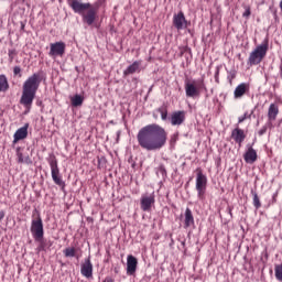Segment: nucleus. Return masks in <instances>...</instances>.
I'll return each instance as SVG.
<instances>
[{
	"label": "nucleus",
	"instance_id": "nucleus-7",
	"mask_svg": "<svg viewBox=\"0 0 282 282\" xmlns=\"http://www.w3.org/2000/svg\"><path fill=\"white\" fill-rule=\"evenodd\" d=\"M48 164L51 167V175L54 184L59 186L62 191H65V181H63V176H61V169H58V160L53 155L48 159Z\"/></svg>",
	"mask_w": 282,
	"mask_h": 282
},
{
	"label": "nucleus",
	"instance_id": "nucleus-19",
	"mask_svg": "<svg viewBox=\"0 0 282 282\" xmlns=\"http://www.w3.org/2000/svg\"><path fill=\"white\" fill-rule=\"evenodd\" d=\"M28 127L29 124L26 123L22 128L18 129L13 135V144H17L20 140H25L28 138Z\"/></svg>",
	"mask_w": 282,
	"mask_h": 282
},
{
	"label": "nucleus",
	"instance_id": "nucleus-40",
	"mask_svg": "<svg viewBox=\"0 0 282 282\" xmlns=\"http://www.w3.org/2000/svg\"><path fill=\"white\" fill-rule=\"evenodd\" d=\"M21 30L22 32L25 31V23L21 22Z\"/></svg>",
	"mask_w": 282,
	"mask_h": 282
},
{
	"label": "nucleus",
	"instance_id": "nucleus-2",
	"mask_svg": "<svg viewBox=\"0 0 282 282\" xmlns=\"http://www.w3.org/2000/svg\"><path fill=\"white\" fill-rule=\"evenodd\" d=\"M41 83H43L42 70L34 73L23 83L20 105H23L26 111L32 109L34 98H36V93L39 91V87H41Z\"/></svg>",
	"mask_w": 282,
	"mask_h": 282
},
{
	"label": "nucleus",
	"instance_id": "nucleus-18",
	"mask_svg": "<svg viewBox=\"0 0 282 282\" xmlns=\"http://www.w3.org/2000/svg\"><path fill=\"white\" fill-rule=\"evenodd\" d=\"M248 91H250V84L242 83L236 87L234 91V96L235 98H243V96H246Z\"/></svg>",
	"mask_w": 282,
	"mask_h": 282
},
{
	"label": "nucleus",
	"instance_id": "nucleus-30",
	"mask_svg": "<svg viewBox=\"0 0 282 282\" xmlns=\"http://www.w3.org/2000/svg\"><path fill=\"white\" fill-rule=\"evenodd\" d=\"M252 118V112H245L243 116L238 118V124H241V122H246V120H250Z\"/></svg>",
	"mask_w": 282,
	"mask_h": 282
},
{
	"label": "nucleus",
	"instance_id": "nucleus-24",
	"mask_svg": "<svg viewBox=\"0 0 282 282\" xmlns=\"http://www.w3.org/2000/svg\"><path fill=\"white\" fill-rule=\"evenodd\" d=\"M8 89H10L8 77H6V75H0V91H8Z\"/></svg>",
	"mask_w": 282,
	"mask_h": 282
},
{
	"label": "nucleus",
	"instance_id": "nucleus-31",
	"mask_svg": "<svg viewBox=\"0 0 282 282\" xmlns=\"http://www.w3.org/2000/svg\"><path fill=\"white\" fill-rule=\"evenodd\" d=\"M275 278L278 281H282V264L275 265Z\"/></svg>",
	"mask_w": 282,
	"mask_h": 282
},
{
	"label": "nucleus",
	"instance_id": "nucleus-25",
	"mask_svg": "<svg viewBox=\"0 0 282 282\" xmlns=\"http://www.w3.org/2000/svg\"><path fill=\"white\" fill-rule=\"evenodd\" d=\"M18 162L19 164H32V159L30 155L23 156V153L18 152Z\"/></svg>",
	"mask_w": 282,
	"mask_h": 282
},
{
	"label": "nucleus",
	"instance_id": "nucleus-41",
	"mask_svg": "<svg viewBox=\"0 0 282 282\" xmlns=\"http://www.w3.org/2000/svg\"><path fill=\"white\" fill-rule=\"evenodd\" d=\"M120 272V269L118 267L115 268V274H118Z\"/></svg>",
	"mask_w": 282,
	"mask_h": 282
},
{
	"label": "nucleus",
	"instance_id": "nucleus-22",
	"mask_svg": "<svg viewBox=\"0 0 282 282\" xmlns=\"http://www.w3.org/2000/svg\"><path fill=\"white\" fill-rule=\"evenodd\" d=\"M276 116H279V107L271 104L268 111V118L269 120H276Z\"/></svg>",
	"mask_w": 282,
	"mask_h": 282
},
{
	"label": "nucleus",
	"instance_id": "nucleus-13",
	"mask_svg": "<svg viewBox=\"0 0 282 282\" xmlns=\"http://www.w3.org/2000/svg\"><path fill=\"white\" fill-rule=\"evenodd\" d=\"M173 25L176 30H185L188 28V21H186V17H184V12L180 11L173 18Z\"/></svg>",
	"mask_w": 282,
	"mask_h": 282
},
{
	"label": "nucleus",
	"instance_id": "nucleus-14",
	"mask_svg": "<svg viewBox=\"0 0 282 282\" xmlns=\"http://www.w3.org/2000/svg\"><path fill=\"white\" fill-rule=\"evenodd\" d=\"M80 272L86 279H91L94 276V264H91V258H87L82 264Z\"/></svg>",
	"mask_w": 282,
	"mask_h": 282
},
{
	"label": "nucleus",
	"instance_id": "nucleus-33",
	"mask_svg": "<svg viewBox=\"0 0 282 282\" xmlns=\"http://www.w3.org/2000/svg\"><path fill=\"white\" fill-rule=\"evenodd\" d=\"M9 61L12 63L14 61V56H17V50H9Z\"/></svg>",
	"mask_w": 282,
	"mask_h": 282
},
{
	"label": "nucleus",
	"instance_id": "nucleus-15",
	"mask_svg": "<svg viewBox=\"0 0 282 282\" xmlns=\"http://www.w3.org/2000/svg\"><path fill=\"white\" fill-rule=\"evenodd\" d=\"M137 270H138V258L129 254L127 258V274H129L130 276H133Z\"/></svg>",
	"mask_w": 282,
	"mask_h": 282
},
{
	"label": "nucleus",
	"instance_id": "nucleus-28",
	"mask_svg": "<svg viewBox=\"0 0 282 282\" xmlns=\"http://www.w3.org/2000/svg\"><path fill=\"white\" fill-rule=\"evenodd\" d=\"M83 97L80 95H75L72 99L70 102L73 107H80L83 105Z\"/></svg>",
	"mask_w": 282,
	"mask_h": 282
},
{
	"label": "nucleus",
	"instance_id": "nucleus-6",
	"mask_svg": "<svg viewBox=\"0 0 282 282\" xmlns=\"http://www.w3.org/2000/svg\"><path fill=\"white\" fill-rule=\"evenodd\" d=\"M195 173L197 197L200 202H204V199H206V188H208V177L204 174V170H202V167H197Z\"/></svg>",
	"mask_w": 282,
	"mask_h": 282
},
{
	"label": "nucleus",
	"instance_id": "nucleus-20",
	"mask_svg": "<svg viewBox=\"0 0 282 282\" xmlns=\"http://www.w3.org/2000/svg\"><path fill=\"white\" fill-rule=\"evenodd\" d=\"M195 224V217H193V212L191 208L185 209V219H184V228H191Z\"/></svg>",
	"mask_w": 282,
	"mask_h": 282
},
{
	"label": "nucleus",
	"instance_id": "nucleus-42",
	"mask_svg": "<svg viewBox=\"0 0 282 282\" xmlns=\"http://www.w3.org/2000/svg\"><path fill=\"white\" fill-rule=\"evenodd\" d=\"M280 8H281V10H282V0L280 1Z\"/></svg>",
	"mask_w": 282,
	"mask_h": 282
},
{
	"label": "nucleus",
	"instance_id": "nucleus-17",
	"mask_svg": "<svg viewBox=\"0 0 282 282\" xmlns=\"http://www.w3.org/2000/svg\"><path fill=\"white\" fill-rule=\"evenodd\" d=\"M142 61H135L123 70V76H131L132 74H140Z\"/></svg>",
	"mask_w": 282,
	"mask_h": 282
},
{
	"label": "nucleus",
	"instance_id": "nucleus-5",
	"mask_svg": "<svg viewBox=\"0 0 282 282\" xmlns=\"http://www.w3.org/2000/svg\"><path fill=\"white\" fill-rule=\"evenodd\" d=\"M268 50H270V41L264 39V41L250 53L248 65L250 67L259 65L265 58Z\"/></svg>",
	"mask_w": 282,
	"mask_h": 282
},
{
	"label": "nucleus",
	"instance_id": "nucleus-23",
	"mask_svg": "<svg viewBox=\"0 0 282 282\" xmlns=\"http://www.w3.org/2000/svg\"><path fill=\"white\" fill-rule=\"evenodd\" d=\"M64 257L66 258H74L78 259V249L75 247H67L64 251Z\"/></svg>",
	"mask_w": 282,
	"mask_h": 282
},
{
	"label": "nucleus",
	"instance_id": "nucleus-10",
	"mask_svg": "<svg viewBox=\"0 0 282 282\" xmlns=\"http://www.w3.org/2000/svg\"><path fill=\"white\" fill-rule=\"evenodd\" d=\"M186 121V111L184 110H176L171 113L170 116V122L172 127H180L184 124Z\"/></svg>",
	"mask_w": 282,
	"mask_h": 282
},
{
	"label": "nucleus",
	"instance_id": "nucleus-35",
	"mask_svg": "<svg viewBox=\"0 0 282 282\" xmlns=\"http://www.w3.org/2000/svg\"><path fill=\"white\" fill-rule=\"evenodd\" d=\"M13 74H14V76H19V74H21V66H14Z\"/></svg>",
	"mask_w": 282,
	"mask_h": 282
},
{
	"label": "nucleus",
	"instance_id": "nucleus-12",
	"mask_svg": "<svg viewBox=\"0 0 282 282\" xmlns=\"http://www.w3.org/2000/svg\"><path fill=\"white\" fill-rule=\"evenodd\" d=\"M246 137V131L239 128V126H236V128L231 131V138L234 139V142H236V144L239 147L243 144Z\"/></svg>",
	"mask_w": 282,
	"mask_h": 282
},
{
	"label": "nucleus",
	"instance_id": "nucleus-27",
	"mask_svg": "<svg viewBox=\"0 0 282 282\" xmlns=\"http://www.w3.org/2000/svg\"><path fill=\"white\" fill-rule=\"evenodd\" d=\"M158 112L161 115L162 120H169V108L166 106L158 108Z\"/></svg>",
	"mask_w": 282,
	"mask_h": 282
},
{
	"label": "nucleus",
	"instance_id": "nucleus-43",
	"mask_svg": "<svg viewBox=\"0 0 282 282\" xmlns=\"http://www.w3.org/2000/svg\"><path fill=\"white\" fill-rule=\"evenodd\" d=\"M280 70H281V74H282V64L280 65Z\"/></svg>",
	"mask_w": 282,
	"mask_h": 282
},
{
	"label": "nucleus",
	"instance_id": "nucleus-1",
	"mask_svg": "<svg viewBox=\"0 0 282 282\" xmlns=\"http://www.w3.org/2000/svg\"><path fill=\"white\" fill-rule=\"evenodd\" d=\"M137 140L139 147L145 151H160L169 140V133L160 124L152 123L139 130Z\"/></svg>",
	"mask_w": 282,
	"mask_h": 282
},
{
	"label": "nucleus",
	"instance_id": "nucleus-26",
	"mask_svg": "<svg viewBox=\"0 0 282 282\" xmlns=\"http://www.w3.org/2000/svg\"><path fill=\"white\" fill-rule=\"evenodd\" d=\"M251 195L253 197V206L257 210L261 208V199L259 198V194L254 192V189H251Z\"/></svg>",
	"mask_w": 282,
	"mask_h": 282
},
{
	"label": "nucleus",
	"instance_id": "nucleus-39",
	"mask_svg": "<svg viewBox=\"0 0 282 282\" xmlns=\"http://www.w3.org/2000/svg\"><path fill=\"white\" fill-rule=\"evenodd\" d=\"M215 80L219 83V69L215 73Z\"/></svg>",
	"mask_w": 282,
	"mask_h": 282
},
{
	"label": "nucleus",
	"instance_id": "nucleus-34",
	"mask_svg": "<svg viewBox=\"0 0 282 282\" xmlns=\"http://www.w3.org/2000/svg\"><path fill=\"white\" fill-rule=\"evenodd\" d=\"M178 134H173L170 139L171 147H175V143L177 142Z\"/></svg>",
	"mask_w": 282,
	"mask_h": 282
},
{
	"label": "nucleus",
	"instance_id": "nucleus-29",
	"mask_svg": "<svg viewBox=\"0 0 282 282\" xmlns=\"http://www.w3.org/2000/svg\"><path fill=\"white\" fill-rule=\"evenodd\" d=\"M245 12L242 13V17L245 19H250V15L252 14V9L250 8V4H243Z\"/></svg>",
	"mask_w": 282,
	"mask_h": 282
},
{
	"label": "nucleus",
	"instance_id": "nucleus-16",
	"mask_svg": "<svg viewBox=\"0 0 282 282\" xmlns=\"http://www.w3.org/2000/svg\"><path fill=\"white\" fill-rule=\"evenodd\" d=\"M257 150L252 149V145H247V151L243 154V160L247 164H254L257 162Z\"/></svg>",
	"mask_w": 282,
	"mask_h": 282
},
{
	"label": "nucleus",
	"instance_id": "nucleus-36",
	"mask_svg": "<svg viewBox=\"0 0 282 282\" xmlns=\"http://www.w3.org/2000/svg\"><path fill=\"white\" fill-rule=\"evenodd\" d=\"M268 131V128L263 127L262 129L259 130L258 135H263Z\"/></svg>",
	"mask_w": 282,
	"mask_h": 282
},
{
	"label": "nucleus",
	"instance_id": "nucleus-3",
	"mask_svg": "<svg viewBox=\"0 0 282 282\" xmlns=\"http://www.w3.org/2000/svg\"><path fill=\"white\" fill-rule=\"evenodd\" d=\"M68 6L77 14H82L83 22L87 23L88 25H94L96 19H98V10L100 8L98 2L91 4L89 2L82 3L78 0H68Z\"/></svg>",
	"mask_w": 282,
	"mask_h": 282
},
{
	"label": "nucleus",
	"instance_id": "nucleus-32",
	"mask_svg": "<svg viewBox=\"0 0 282 282\" xmlns=\"http://www.w3.org/2000/svg\"><path fill=\"white\" fill-rule=\"evenodd\" d=\"M158 171H160L161 175L163 177H166L167 175V172H166V165H164L163 163H161L158 167Z\"/></svg>",
	"mask_w": 282,
	"mask_h": 282
},
{
	"label": "nucleus",
	"instance_id": "nucleus-9",
	"mask_svg": "<svg viewBox=\"0 0 282 282\" xmlns=\"http://www.w3.org/2000/svg\"><path fill=\"white\" fill-rule=\"evenodd\" d=\"M155 205V193L145 194L141 196L140 206L143 213H151V209Z\"/></svg>",
	"mask_w": 282,
	"mask_h": 282
},
{
	"label": "nucleus",
	"instance_id": "nucleus-38",
	"mask_svg": "<svg viewBox=\"0 0 282 282\" xmlns=\"http://www.w3.org/2000/svg\"><path fill=\"white\" fill-rule=\"evenodd\" d=\"M4 217H6V212L0 210V221H3Z\"/></svg>",
	"mask_w": 282,
	"mask_h": 282
},
{
	"label": "nucleus",
	"instance_id": "nucleus-11",
	"mask_svg": "<svg viewBox=\"0 0 282 282\" xmlns=\"http://www.w3.org/2000/svg\"><path fill=\"white\" fill-rule=\"evenodd\" d=\"M50 56L56 58V56H64L65 55V43L64 42H55L51 43L50 45Z\"/></svg>",
	"mask_w": 282,
	"mask_h": 282
},
{
	"label": "nucleus",
	"instance_id": "nucleus-21",
	"mask_svg": "<svg viewBox=\"0 0 282 282\" xmlns=\"http://www.w3.org/2000/svg\"><path fill=\"white\" fill-rule=\"evenodd\" d=\"M35 241H39V247H37V250L41 252H46V250H50L53 246V242L52 240H45L43 237L40 239V240H35Z\"/></svg>",
	"mask_w": 282,
	"mask_h": 282
},
{
	"label": "nucleus",
	"instance_id": "nucleus-8",
	"mask_svg": "<svg viewBox=\"0 0 282 282\" xmlns=\"http://www.w3.org/2000/svg\"><path fill=\"white\" fill-rule=\"evenodd\" d=\"M31 232L33 235V238L35 240L43 239V236L45 235V231L43 229V219L41 216L37 217V219L32 220L31 223Z\"/></svg>",
	"mask_w": 282,
	"mask_h": 282
},
{
	"label": "nucleus",
	"instance_id": "nucleus-4",
	"mask_svg": "<svg viewBox=\"0 0 282 282\" xmlns=\"http://www.w3.org/2000/svg\"><path fill=\"white\" fill-rule=\"evenodd\" d=\"M203 91H208L204 78L197 80H191L188 77L185 78V94L187 98H199Z\"/></svg>",
	"mask_w": 282,
	"mask_h": 282
},
{
	"label": "nucleus",
	"instance_id": "nucleus-37",
	"mask_svg": "<svg viewBox=\"0 0 282 282\" xmlns=\"http://www.w3.org/2000/svg\"><path fill=\"white\" fill-rule=\"evenodd\" d=\"M102 282H116V280L111 276H106Z\"/></svg>",
	"mask_w": 282,
	"mask_h": 282
}]
</instances>
